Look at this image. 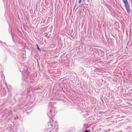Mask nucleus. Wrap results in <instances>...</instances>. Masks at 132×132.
<instances>
[{
	"label": "nucleus",
	"instance_id": "3",
	"mask_svg": "<svg viewBox=\"0 0 132 132\" xmlns=\"http://www.w3.org/2000/svg\"><path fill=\"white\" fill-rule=\"evenodd\" d=\"M47 126H46L48 128L51 129L52 128L53 125L51 123V122H48L47 125Z\"/></svg>",
	"mask_w": 132,
	"mask_h": 132
},
{
	"label": "nucleus",
	"instance_id": "7",
	"mask_svg": "<svg viewBox=\"0 0 132 132\" xmlns=\"http://www.w3.org/2000/svg\"><path fill=\"white\" fill-rule=\"evenodd\" d=\"M82 1V0H80L79 1V4H80L81 2V1Z\"/></svg>",
	"mask_w": 132,
	"mask_h": 132
},
{
	"label": "nucleus",
	"instance_id": "6",
	"mask_svg": "<svg viewBox=\"0 0 132 132\" xmlns=\"http://www.w3.org/2000/svg\"><path fill=\"white\" fill-rule=\"evenodd\" d=\"M89 131L88 130H86L85 131H84V132H89Z\"/></svg>",
	"mask_w": 132,
	"mask_h": 132
},
{
	"label": "nucleus",
	"instance_id": "9",
	"mask_svg": "<svg viewBox=\"0 0 132 132\" xmlns=\"http://www.w3.org/2000/svg\"><path fill=\"white\" fill-rule=\"evenodd\" d=\"M52 118H51V119H52Z\"/></svg>",
	"mask_w": 132,
	"mask_h": 132
},
{
	"label": "nucleus",
	"instance_id": "5",
	"mask_svg": "<svg viewBox=\"0 0 132 132\" xmlns=\"http://www.w3.org/2000/svg\"><path fill=\"white\" fill-rule=\"evenodd\" d=\"M89 115V114L88 113H87L85 114H84V116L85 117H86L87 116H88Z\"/></svg>",
	"mask_w": 132,
	"mask_h": 132
},
{
	"label": "nucleus",
	"instance_id": "4",
	"mask_svg": "<svg viewBox=\"0 0 132 132\" xmlns=\"http://www.w3.org/2000/svg\"><path fill=\"white\" fill-rule=\"evenodd\" d=\"M36 46H37V49H38V50L39 51H40L41 50L39 48V46H38V45L37 44H36Z\"/></svg>",
	"mask_w": 132,
	"mask_h": 132
},
{
	"label": "nucleus",
	"instance_id": "1",
	"mask_svg": "<svg viewBox=\"0 0 132 132\" xmlns=\"http://www.w3.org/2000/svg\"><path fill=\"white\" fill-rule=\"evenodd\" d=\"M50 112L47 113L48 116L50 117L51 116L55 115L56 114V111L55 110V108L54 106L52 105L50 109Z\"/></svg>",
	"mask_w": 132,
	"mask_h": 132
},
{
	"label": "nucleus",
	"instance_id": "8",
	"mask_svg": "<svg viewBox=\"0 0 132 132\" xmlns=\"http://www.w3.org/2000/svg\"><path fill=\"white\" fill-rule=\"evenodd\" d=\"M18 118V116H17L15 118V119H17Z\"/></svg>",
	"mask_w": 132,
	"mask_h": 132
},
{
	"label": "nucleus",
	"instance_id": "2",
	"mask_svg": "<svg viewBox=\"0 0 132 132\" xmlns=\"http://www.w3.org/2000/svg\"><path fill=\"white\" fill-rule=\"evenodd\" d=\"M123 1L124 3L125 4V6L126 7L128 13H129L130 12V6L127 0H123Z\"/></svg>",
	"mask_w": 132,
	"mask_h": 132
}]
</instances>
